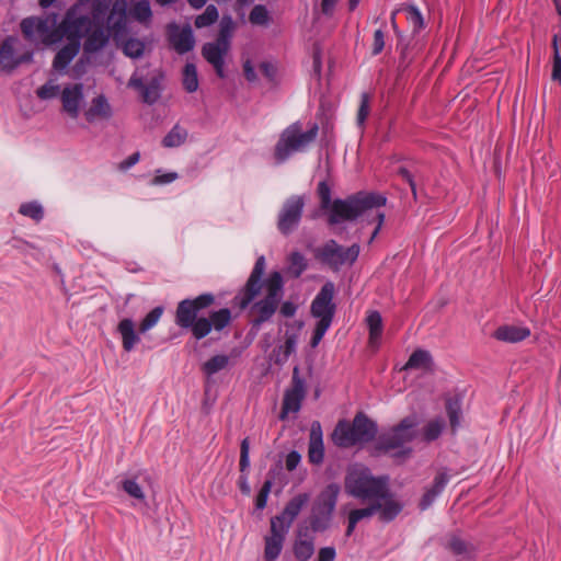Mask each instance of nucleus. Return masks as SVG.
<instances>
[{
  "mask_svg": "<svg viewBox=\"0 0 561 561\" xmlns=\"http://www.w3.org/2000/svg\"><path fill=\"white\" fill-rule=\"evenodd\" d=\"M265 257L256 259L244 286L233 297V306L244 310L249 307L250 333L257 334L261 327L271 321L284 296V279L279 272H272L265 282Z\"/></svg>",
  "mask_w": 561,
  "mask_h": 561,
  "instance_id": "f257e3e1",
  "label": "nucleus"
},
{
  "mask_svg": "<svg viewBox=\"0 0 561 561\" xmlns=\"http://www.w3.org/2000/svg\"><path fill=\"white\" fill-rule=\"evenodd\" d=\"M216 302L211 293H203L194 298H185L178 302L174 322L182 330H188L196 341L205 339L213 330L220 332L232 321L229 308L213 310L207 317H198L201 312Z\"/></svg>",
  "mask_w": 561,
  "mask_h": 561,
  "instance_id": "f03ea898",
  "label": "nucleus"
},
{
  "mask_svg": "<svg viewBox=\"0 0 561 561\" xmlns=\"http://www.w3.org/2000/svg\"><path fill=\"white\" fill-rule=\"evenodd\" d=\"M113 0H78L66 13L60 35H103V23Z\"/></svg>",
  "mask_w": 561,
  "mask_h": 561,
  "instance_id": "7ed1b4c3",
  "label": "nucleus"
},
{
  "mask_svg": "<svg viewBox=\"0 0 561 561\" xmlns=\"http://www.w3.org/2000/svg\"><path fill=\"white\" fill-rule=\"evenodd\" d=\"M420 422L416 415L403 417L397 425L387 433L380 434L373 446V455L379 456L396 450L392 457L396 459H408L413 453L409 446L417 437Z\"/></svg>",
  "mask_w": 561,
  "mask_h": 561,
  "instance_id": "20e7f679",
  "label": "nucleus"
},
{
  "mask_svg": "<svg viewBox=\"0 0 561 561\" xmlns=\"http://www.w3.org/2000/svg\"><path fill=\"white\" fill-rule=\"evenodd\" d=\"M420 422L416 415L403 417L397 425L387 433L380 434L373 446V455L379 456L396 450L392 457L396 459H408L413 453L409 446L417 437Z\"/></svg>",
  "mask_w": 561,
  "mask_h": 561,
  "instance_id": "39448f33",
  "label": "nucleus"
},
{
  "mask_svg": "<svg viewBox=\"0 0 561 561\" xmlns=\"http://www.w3.org/2000/svg\"><path fill=\"white\" fill-rule=\"evenodd\" d=\"M387 197L376 192H357L346 198H336L327 210L329 225L354 221L366 211L385 206Z\"/></svg>",
  "mask_w": 561,
  "mask_h": 561,
  "instance_id": "423d86ee",
  "label": "nucleus"
},
{
  "mask_svg": "<svg viewBox=\"0 0 561 561\" xmlns=\"http://www.w3.org/2000/svg\"><path fill=\"white\" fill-rule=\"evenodd\" d=\"M378 425L364 412H357L352 422L341 420L332 433L334 445L348 448L365 445L376 439Z\"/></svg>",
  "mask_w": 561,
  "mask_h": 561,
  "instance_id": "0eeeda50",
  "label": "nucleus"
},
{
  "mask_svg": "<svg viewBox=\"0 0 561 561\" xmlns=\"http://www.w3.org/2000/svg\"><path fill=\"white\" fill-rule=\"evenodd\" d=\"M133 19L141 24H149L152 19V11L148 0L137 1L129 13L127 12L126 0L114 1L111 11H107L103 23V31L106 35H126L127 24Z\"/></svg>",
  "mask_w": 561,
  "mask_h": 561,
  "instance_id": "6e6552de",
  "label": "nucleus"
},
{
  "mask_svg": "<svg viewBox=\"0 0 561 561\" xmlns=\"http://www.w3.org/2000/svg\"><path fill=\"white\" fill-rule=\"evenodd\" d=\"M388 477H375L368 468L348 470L344 478L345 492L360 501L386 496Z\"/></svg>",
  "mask_w": 561,
  "mask_h": 561,
  "instance_id": "1a4fd4ad",
  "label": "nucleus"
},
{
  "mask_svg": "<svg viewBox=\"0 0 561 561\" xmlns=\"http://www.w3.org/2000/svg\"><path fill=\"white\" fill-rule=\"evenodd\" d=\"M318 133L319 126L316 123L307 131L301 130L299 122L289 125L280 134L274 148V158L277 163L285 162L294 152L304 151L317 139Z\"/></svg>",
  "mask_w": 561,
  "mask_h": 561,
  "instance_id": "9d476101",
  "label": "nucleus"
},
{
  "mask_svg": "<svg viewBox=\"0 0 561 561\" xmlns=\"http://www.w3.org/2000/svg\"><path fill=\"white\" fill-rule=\"evenodd\" d=\"M341 488L337 483H329L314 499L307 518L313 533H324L332 524Z\"/></svg>",
  "mask_w": 561,
  "mask_h": 561,
  "instance_id": "9b49d317",
  "label": "nucleus"
},
{
  "mask_svg": "<svg viewBox=\"0 0 561 561\" xmlns=\"http://www.w3.org/2000/svg\"><path fill=\"white\" fill-rule=\"evenodd\" d=\"M360 248L357 243L348 248L340 245L335 240L327 241L316 253V257L333 271L344 264H354L359 255Z\"/></svg>",
  "mask_w": 561,
  "mask_h": 561,
  "instance_id": "f8f14e48",
  "label": "nucleus"
},
{
  "mask_svg": "<svg viewBox=\"0 0 561 561\" xmlns=\"http://www.w3.org/2000/svg\"><path fill=\"white\" fill-rule=\"evenodd\" d=\"M305 204L302 195H291L284 202L277 216V229L283 236L287 237L297 230Z\"/></svg>",
  "mask_w": 561,
  "mask_h": 561,
  "instance_id": "ddd939ff",
  "label": "nucleus"
},
{
  "mask_svg": "<svg viewBox=\"0 0 561 561\" xmlns=\"http://www.w3.org/2000/svg\"><path fill=\"white\" fill-rule=\"evenodd\" d=\"M335 286L332 282L322 285L310 306V313L318 321L332 323L336 311L333 301Z\"/></svg>",
  "mask_w": 561,
  "mask_h": 561,
  "instance_id": "4468645a",
  "label": "nucleus"
},
{
  "mask_svg": "<svg viewBox=\"0 0 561 561\" xmlns=\"http://www.w3.org/2000/svg\"><path fill=\"white\" fill-rule=\"evenodd\" d=\"M305 396V380L299 377V368L296 366L293 369L291 386L284 393L279 419L286 420L288 413H297L301 408Z\"/></svg>",
  "mask_w": 561,
  "mask_h": 561,
  "instance_id": "2eb2a0df",
  "label": "nucleus"
},
{
  "mask_svg": "<svg viewBox=\"0 0 561 561\" xmlns=\"http://www.w3.org/2000/svg\"><path fill=\"white\" fill-rule=\"evenodd\" d=\"M230 39L231 37H216L214 42L206 43L202 47L203 57L214 67L216 75L221 79L226 78L225 57L231 48Z\"/></svg>",
  "mask_w": 561,
  "mask_h": 561,
  "instance_id": "dca6fc26",
  "label": "nucleus"
},
{
  "mask_svg": "<svg viewBox=\"0 0 561 561\" xmlns=\"http://www.w3.org/2000/svg\"><path fill=\"white\" fill-rule=\"evenodd\" d=\"M19 37H5L0 46V65L3 70L12 71L21 64L33 60V50L31 48L20 51L16 47Z\"/></svg>",
  "mask_w": 561,
  "mask_h": 561,
  "instance_id": "f3484780",
  "label": "nucleus"
},
{
  "mask_svg": "<svg viewBox=\"0 0 561 561\" xmlns=\"http://www.w3.org/2000/svg\"><path fill=\"white\" fill-rule=\"evenodd\" d=\"M163 78V73L158 72L152 76L148 82H144V79L135 73L130 77L128 87L134 88L140 93L144 103L152 105L161 96Z\"/></svg>",
  "mask_w": 561,
  "mask_h": 561,
  "instance_id": "a211bd4d",
  "label": "nucleus"
},
{
  "mask_svg": "<svg viewBox=\"0 0 561 561\" xmlns=\"http://www.w3.org/2000/svg\"><path fill=\"white\" fill-rule=\"evenodd\" d=\"M44 44H53L62 41L65 37H41ZM70 42L65 45L55 56L53 67L56 71H64L72 59L78 55L80 49V39L82 37H66Z\"/></svg>",
  "mask_w": 561,
  "mask_h": 561,
  "instance_id": "6ab92c4d",
  "label": "nucleus"
},
{
  "mask_svg": "<svg viewBox=\"0 0 561 561\" xmlns=\"http://www.w3.org/2000/svg\"><path fill=\"white\" fill-rule=\"evenodd\" d=\"M309 501V493L302 492L296 494L286 503L280 514L271 518V522H275V524L282 525L285 529L289 530L294 520L297 518V516L300 514V512L308 504Z\"/></svg>",
  "mask_w": 561,
  "mask_h": 561,
  "instance_id": "aec40b11",
  "label": "nucleus"
},
{
  "mask_svg": "<svg viewBox=\"0 0 561 561\" xmlns=\"http://www.w3.org/2000/svg\"><path fill=\"white\" fill-rule=\"evenodd\" d=\"M377 506H379L378 519L381 523L389 524L393 522L403 511L404 503L397 500L391 493L389 485L386 486V496L376 497Z\"/></svg>",
  "mask_w": 561,
  "mask_h": 561,
  "instance_id": "412c9836",
  "label": "nucleus"
},
{
  "mask_svg": "<svg viewBox=\"0 0 561 561\" xmlns=\"http://www.w3.org/2000/svg\"><path fill=\"white\" fill-rule=\"evenodd\" d=\"M287 533L288 529L271 522V535L265 537L264 559L266 561H275L279 557Z\"/></svg>",
  "mask_w": 561,
  "mask_h": 561,
  "instance_id": "4be33fe9",
  "label": "nucleus"
},
{
  "mask_svg": "<svg viewBox=\"0 0 561 561\" xmlns=\"http://www.w3.org/2000/svg\"><path fill=\"white\" fill-rule=\"evenodd\" d=\"M56 24V15L30 16L21 22L23 35H56L51 27Z\"/></svg>",
  "mask_w": 561,
  "mask_h": 561,
  "instance_id": "5701e85b",
  "label": "nucleus"
},
{
  "mask_svg": "<svg viewBox=\"0 0 561 561\" xmlns=\"http://www.w3.org/2000/svg\"><path fill=\"white\" fill-rule=\"evenodd\" d=\"M308 458L313 465H321L324 459L323 434L319 421H313L310 426Z\"/></svg>",
  "mask_w": 561,
  "mask_h": 561,
  "instance_id": "b1692460",
  "label": "nucleus"
},
{
  "mask_svg": "<svg viewBox=\"0 0 561 561\" xmlns=\"http://www.w3.org/2000/svg\"><path fill=\"white\" fill-rule=\"evenodd\" d=\"M304 323L298 322L297 329L294 332L287 331L285 334V342L283 345L274 348L272 352V359L275 365L283 366L287 363L289 356L296 352L299 331Z\"/></svg>",
  "mask_w": 561,
  "mask_h": 561,
  "instance_id": "393cba45",
  "label": "nucleus"
},
{
  "mask_svg": "<svg viewBox=\"0 0 561 561\" xmlns=\"http://www.w3.org/2000/svg\"><path fill=\"white\" fill-rule=\"evenodd\" d=\"M83 100V85L76 83L72 87H66L61 93L64 111L72 118L79 116V106Z\"/></svg>",
  "mask_w": 561,
  "mask_h": 561,
  "instance_id": "a878e982",
  "label": "nucleus"
},
{
  "mask_svg": "<svg viewBox=\"0 0 561 561\" xmlns=\"http://www.w3.org/2000/svg\"><path fill=\"white\" fill-rule=\"evenodd\" d=\"M113 116L112 107L104 94L95 96L90 107L84 112L87 122L93 123L96 119H110Z\"/></svg>",
  "mask_w": 561,
  "mask_h": 561,
  "instance_id": "bb28decb",
  "label": "nucleus"
},
{
  "mask_svg": "<svg viewBox=\"0 0 561 561\" xmlns=\"http://www.w3.org/2000/svg\"><path fill=\"white\" fill-rule=\"evenodd\" d=\"M530 336V330L527 327L501 325L494 333L493 337L497 341L506 343H518Z\"/></svg>",
  "mask_w": 561,
  "mask_h": 561,
  "instance_id": "cd10ccee",
  "label": "nucleus"
},
{
  "mask_svg": "<svg viewBox=\"0 0 561 561\" xmlns=\"http://www.w3.org/2000/svg\"><path fill=\"white\" fill-rule=\"evenodd\" d=\"M449 481V476L446 472H438L433 481L431 488H428L423 494L422 499L419 503V508L421 511L427 510L435 499L444 491L445 486Z\"/></svg>",
  "mask_w": 561,
  "mask_h": 561,
  "instance_id": "c85d7f7f",
  "label": "nucleus"
},
{
  "mask_svg": "<svg viewBox=\"0 0 561 561\" xmlns=\"http://www.w3.org/2000/svg\"><path fill=\"white\" fill-rule=\"evenodd\" d=\"M117 331L122 336V345L125 352L133 351L135 345L140 341L139 335L135 331L134 321L129 318L119 321Z\"/></svg>",
  "mask_w": 561,
  "mask_h": 561,
  "instance_id": "c756f323",
  "label": "nucleus"
},
{
  "mask_svg": "<svg viewBox=\"0 0 561 561\" xmlns=\"http://www.w3.org/2000/svg\"><path fill=\"white\" fill-rule=\"evenodd\" d=\"M249 450H250V442H249V437H245L241 440V444H240V461H239L240 471L242 473L239 478V488H240V491L245 495H249L251 492L250 485L248 483L247 474H244V472L250 467Z\"/></svg>",
  "mask_w": 561,
  "mask_h": 561,
  "instance_id": "7c9ffc66",
  "label": "nucleus"
},
{
  "mask_svg": "<svg viewBox=\"0 0 561 561\" xmlns=\"http://www.w3.org/2000/svg\"><path fill=\"white\" fill-rule=\"evenodd\" d=\"M434 363L432 355L425 350H415L409 357L408 362L403 366L404 370L411 369H425L432 370Z\"/></svg>",
  "mask_w": 561,
  "mask_h": 561,
  "instance_id": "2f4dec72",
  "label": "nucleus"
},
{
  "mask_svg": "<svg viewBox=\"0 0 561 561\" xmlns=\"http://www.w3.org/2000/svg\"><path fill=\"white\" fill-rule=\"evenodd\" d=\"M446 549L456 557L471 558L476 548L472 543L463 540L460 536L453 534L449 536Z\"/></svg>",
  "mask_w": 561,
  "mask_h": 561,
  "instance_id": "473e14b6",
  "label": "nucleus"
},
{
  "mask_svg": "<svg viewBox=\"0 0 561 561\" xmlns=\"http://www.w3.org/2000/svg\"><path fill=\"white\" fill-rule=\"evenodd\" d=\"M366 323L369 330L368 342L371 346H376L379 344L383 331L380 312L377 310L370 311L366 318Z\"/></svg>",
  "mask_w": 561,
  "mask_h": 561,
  "instance_id": "72a5a7b5",
  "label": "nucleus"
},
{
  "mask_svg": "<svg viewBox=\"0 0 561 561\" xmlns=\"http://www.w3.org/2000/svg\"><path fill=\"white\" fill-rule=\"evenodd\" d=\"M308 268V261L302 253L294 251L288 256V266L286 274L291 278H299Z\"/></svg>",
  "mask_w": 561,
  "mask_h": 561,
  "instance_id": "f704fd0d",
  "label": "nucleus"
},
{
  "mask_svg": "<svg viewBox=\"0 0 561 561\" xmlns=\"http://www.w3.org/2000/svg\"><path fill=\"white\" fill-rule=\"evenodd\" d=\"M187 130L175 124L171 130L163 137L161 144L164 148H175L185 142Z\"/></svg>",
  "mask_w": 561,
  "mask_h": 561,
  "instance_id": "c9c22d12",
  "label": "nucleus"
},
{
  "mask_svg": "<svg viewBox=\"0 0 561 561\" xmlns=\"http://www.w3.org/2000/svg\"><path fill=\"white\" fill-rule=\"evenodd\" d=\"M113 39H123V37H112ZM126 39L123 42V53L130 58H138L142 56L146 44L140 41L138 37H124Z\"/></svg>",
  "mask_w": 561,
  "mask_h": 561,
  "instance_id": "e433bc0d",
  "label": "nucleus"
},
{
  "mask_svg": "<svg viewBox=\"0 0 561 561\" xmlns=\"http://www.w3.org/2000/svg\"><path fill=\"white\" fill-rule=\"evenodd\" d=\"M182 84L186 92L193 93L198 89V76L196 66L192 62H186L182 72Z\"/></svg>",
  "mask_w": 561,
  "mask_h": 561,
  "instance_id": "4c0bfd02",
  "label": "nucleus"
},
{
  "mask_svg": "<svg viewBox=\"0 0 561 561\" xmlns=\"http://www.w3.org/2000/svg\"><path fill=\"white\" fill-rule=\"evenodd\" d=\"M293 553L298 561H308L314 553L313 539L295 540Z\"/></svg>",
  "mask_w": 561,
  "mask_h": 561,
  "instance_id": "58836bf2",
  "label": "nucleus"
},
{
  "mask_svg": "<svg viewBox=\"0 0 561 561\" xmlns=\"http://www.w3.org/2000/svg\"><path fill=\"white\" fill-rule=\"evenodd\" d=\"M228 364L229 357L225 354H219L206 360L202 366V370L205 375L213 376L218 371L225 369L228 366Z\"/></svg>",
  "mask_w": 561,
  "mask_h": 561,
  "instance_id": "ea45409f",
  "label": "nucleus"
},
{
  "mask_svg": "<svg viewBox=\"0 0 561 561\" xmlns=\"http://www.w3.org/2000/svg\"><path fill=\"white\" fill-rule=\"evenodd\" d=\"M322 56H323L322 42L316 41L312 44V48H311V58H312L311 75L317 81H320L321 77H322Z\"/></svg>",
  "mask_w": 561,
  "mask_h": 561,
  "instance_id": "a19ab883",
  "label": "nucleus"
},
{
  "mask_svg": "<svg viewBox=\"0 0 561 561\" xmlns=\"http://www.w3.org/2000/svg\"><path fill=\"white\" fill-rule=\"evenodd\" d=\"M445 427V422L443 419H435L430 421L422 431L423 440L426 443H432L436 440L443 433Z\"/></svg>",
  "mask_w": 561,
  "mask_h": 561,
  "instance_id": "79ce46f5",
  "label": "nucleus"
},
{
  "mask_svg": "<svg viewBox=\"0 0 561 561\" xmlns=\"http://www.w3.org/2000/svg\"><path fill=\"white\" fill-rule=\"evenodd\" d=\"M446 413L449 419L450 427L456 431L460 423L461 402L457 398H448L446 400Z\"/></svg>",
  "mask_w": 561,
  "mask_h": 561,
  "instance_id": "37998d69",
  "label": "nucleus"
},
{
  "mask_svg": "<svg viewBox=\"0 0 561 561\" xmlns=\"http://www.w3.org/2000/svg\"><path fill=\"white\" fill-rule=\"evenodd\" d=\"M561 37H552V72L551 80L558 82L561 85Z\"/></svg>",
  "mask_w": 561,
  "mask_h": 561,
  "instance_id": "c03bdc74",
  "label": "nucleus"
},
{
  "mask_svg": "<svg viewBox=\"0 0 561 561\" xmlns=\"http://www.w3.org/2000/svg\"><path fill=\"white\" fill-rule=\"evenodd\" d=\"M274 479H275V469H271L267 472V478L264 481L261 490L259 491V493L255 497V507L257 510H263L266 506L267 497L271 492Z\"/></svg>",
  "mask_w": 561,
  "mask_h": 561,
  "instance_id": "a18cd8bd",
  "label": "nucleus"
},
{
  "mask_svg": "<svg viewBox=\"0 0 561 561\" xmlns=\"http://www.w3.org/2000/svg\"><path fill=\"white\" fill-rule=\"evenodd\" d=\"M163 312H164L163 306H157L152 310H150L145 316V318L141 320V322L139 324V332L145 333V332L149 331L150 329H152L158 323V321L162 317Z\"/></svg>",
  "mask_w": 561,
  "mask_h": 561,
  "instance_id": "49530a36",
  "label": "nucleus"
},
{
  "mask_svg": "<svg viewBox=\"0 0 561 561\" xmlns=\"http://www.w3.org/2000/svg\"><path fill=\"white\" fill-rule=\"evenodd\" d=\"M218 10L215 5L209 4L205 11L196 16L195 26L197 28L207 27L214 24L218 20Z\"/></svg>",
  "mask_w": 561,
  "mask_h": 561,
  "instance_id": "de8ad7c7",
  "label": "nucleus"
},
{
  "mask_svg": "<svg viewBox=\"0 0 561 561\" xmlns=\"http://www.w3.org/2000/svg\"><path fill=\"white\" fill-rule=\"evenodd\" d=\"M19 213L23 216L30 217L35 221H41L44 217V209L37 202H28L21 204Z\"/></svg>",
  "mask_w": 561,
  "mask_h": 561,
  "instance_id": "09e8293b",
  "label": "nucleus"
},
{
  "mask_svg": "<svg viewBox=\"0 0 561 561\" xmlns=\"http://www.w3.org/2000/svg\"><path fill=\"white\" fill-rule=\"evenodd\" d=\"M170 45L180 55L191 51L195 46V37H169Z\"/></svg>",
  "mask_w": 561,
  "mask_h": 561,
  "instance_id": "8fccbe9b",
  "label": "nucleus"
},
{
  "mask_svg": "<svg viewBox=\"0 0 561 561\" xmlns=\"http://www.w3.org/2000/svg\"><path fill=\"white\" fill-rule=\"evenodd\" d=\"M317 193L320 198V208L327 211L333 204L331 198V187L327 181H321L318 184Z\"/></svg>",
  "mask_w": 561,
  "mask_h": 561,
  "instance_id": "3c124183",
  "label": "nucleus"
},
{
  "mask_svg": "<svg viewBox=\"0 0 561 561\" xmlns=\"http://www.w3.org/2000/svg\"><path fill=\"white\" fill-rule=\"evenodd\" d=\"M121 486L130 497L139 501L145 500V493L136 479H125L121 482Z\"/></svg>",
  "mask_w": 561,
  "mask_h": 561,
  "instance_id": "603ef678",
  "label": "nucleus"
},
{
  "mask_svg": "<svg viewBox=\"0 0 561 561\" xmlns=\"http://www.w3.org/2000/svg\"><path fill=\"white\" fill-rule=\"evenodd\" d=\"M370 113V96L367 92H363L360 94V103L357 111V125L363 127L366 123V119Z\"/></svg>",
  "mask_w": 561,
  "mask_h": 561,
  "instance_id": "864d4df0",
  "label": "nucleus"
},
{
  "mask_svg": "<svg viewBox=\"0 0 561 561\" xmlns=\"http://www.w3.org/2000/svg\"><path fill=\"white\" fill-rule=\"evenodd\" d=\"M249 20L252 24L265 25L270 21L268 10L262 4L255 5L250 13Z\"/></svg>",
  "mask_w": 561,
  "mask_h": 561,
  "instance_id": "5fc2aeb1",
  "label": "nucleus"
},
{
  "mask_svg": "<svg viewBox=\"0 0 561 561\" xmlns=\"http://www.w3.org/2000/svg\"><path fill=\"white\" fill-rule=\"evenodd\" d=\"M369 504L362 508H355L350 512L358 522H360L364 518H369L374 516L375 514H378L377 511L379 510V506H377L376 500H369Z\"/></svg>",
  "mask_w": 561,
  "mask_h": 561,
  "instance_id": "6e6d98bb",
  "label": "nucleus"
},
{
  "mask_svg": "<svg viewBox=\"0 0 561 561\" xmlns=\"http://www.w3.org/2000/svg\"><path fill=\"white\" fill-rule=\"evenodd\" d=\"M83 48L85 53H95L107 45L112 37H84Z\"/></svg>",
  "mask_w": 561,
  "mask_h": 561,
  "instance_id": "4d7b16f0",
  "label": "nucleus"
},
{
  "mask_svg": "<svg viewBox=\"0 0 561 561\" xmlns=\"http://www.w3.org/2000/svg\"><path fill=\"white\" fill-rule=\"evenodd\" d=\"M331 324L332 323L329 322L317 321L310 340L311 347H317L319 345Z\"/></svg>",
  "mask_w": 561,
  "mask_h": 561,
  "instance_id": "13d9d810",
  "label": "nucleus"
},
{
  "mask_svg": "<svg viewBox=\"0 0 561 561\" xmlns=\"http://www.w3.org/2000/svg\"><path fill=\"white\" fill-rule=\"evenodd\" d=\"M331 324L332 323L329 322L317 321L310 340L311 347H317L319 345Z\"/></svg>",
  "mask_w": 561,
  "mask_h": 561,
  "instance_id": "bf43d9fd",
  "label": "nucleus"
},
{
  "mask_svg": "<svg viewBox=\"0 0 561 561\" xmlns=\"http://www.w3.org/2000/svg\"><path fill=\"white\" fill-rule=\"evenodd\" d=\"M331 324L332 323L329 322L317 321L310 340L311 347H317L319 345Z\"/></svg>",
  "mask_w": 561,
  "mask_h": 561,
  "instance_id": "052dcab7",
  "label": "nucleus"
},
{
  "mask_svg": "<svg viewBox=\"0 0 561 561\" xmlns=\"http://www.w3.org/2000/svg\"><path fill=\"white\" fill-rule=\"evenodd\" d=\"M58 91V85L47 82L37 89L36 94L41 100H49L57 96Z\"/></svg>",
  "mask_w": 561,
  "mask_h": 561,
  "instance_id": "680f3d73",
  "label": "nucleus"
},
{
  "mask_svg": "<svg viewBox=\"0 0 561 561\" xmlns=\"http://www.w3.org/2000/svg\"><path fill=\"white\" fill-rule=\"evenodd\" d=\"M313 528H311V523H308L307 519L302 523H300L296 530L297 538L295 540H302V539H313L314 536L312 535Z\"/></svg>",
  "mask_w": 561,
  "mask_h": 561,
  "instance_id": "e2e57ef3",
  "label": "nucleus"
},
{
  "mask_svg": "<svg viewBox=\"0 0 561 561\" xmlns=\"http://www.w3.org/2000/svg\"><path fill=\"white\" fill-rule=\"evenodd\" d=\"M262 75L268 80V82H275L277 76V67L270 61H262L259 66Z\"/></svg>",
  "mask_w": 561,
  "mask_h": 561,
  "instance_id": "0e129e2a",
  "label": "nucleus"
},
{
  "mask_svg": "<svg viewBox=\"0 0 561 561\" xmlns=\"http://www.w3.org/2000/svg\"><path fill=\"white\" fill-rule=\"evenodd\" d=\"M398 175H400L410 186L413 197L416 199V183L413 175L405 167L398 169Z\"/></svg>",
  "mask_w": 561,
  "mask_h": 561,
  "instance_id": "69168bd1",
  "label": "nucleus"
},
{
  "mask_svg": "<svg viewBox=\"0 0 561 561\" xmlns=\"http://www.w3.org/2000/svg\"><path fill=\"white\" fill-rule=\"evenodd\" d=\"M408 20L414 25L415 28H422L423 18L421 12L415 7L408 9Z\"/></svg>",
  "mask_w": 561,
  "mask_h": 561,
  "instance_id": "338daca9",
  "label": "nucleus"
},
{
  "mask_svg": "<svg viewBox=\"0 0 561 561\" xmlns=\"http://www.w3.org/2000/svg\"><path fill=\"white\" fill-rule=\"evenodd\" d=\"M336 550L334 547H323L318 552V561H334Z\"/></svg>",
  "mask_w": 561,
  "mask_h": 561,
  "instance_id": "774afa93",
  "label": "nucleus"
}]
</instances>
